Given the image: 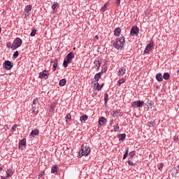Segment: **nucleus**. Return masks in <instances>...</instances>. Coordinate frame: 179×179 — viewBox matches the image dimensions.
Returning <instances> with one entry per match:
<instances>
[{
	"label": "nucleus",
	"instance_id": "nucleus-1",
	"mask_svg": "<svg viewBox=\"0 0 179 179\" xmlns=\"http://www.w3.org/2000/svg\"><path fill=\"white\" fill-rule=\"evenodd\" d=\"M125 45V38L124 36L117 38L113 44V47L116 50H121Z\"/></svg>",
	"mask_w": 179,
	"mask_h": 179
},
{
	"label": "nucleus",
	"instance_id": "nucleus-2",
	"mask_svg": "<svg viewBox=\"0 0 179 179\" xmlns=\"http://www.w3.org/2000/svg\"><path fill=\"white\" fill-rule=\"evenodd\" d=\"M90 154V147L87 146V144H83L81 146V149L79 152V156L80 157H82V156H89Z\"/></svg>",
	"mask_w": 179,
	"mask_h": 179
},
{
	"label": "nucleus",
	"instance_id": "nucleus-3",
	"mask_svg": "<svg viewBox=\"0 0 179 179\" xmlns=\"http://www.w3.org/2000/svg\"><path fill=\"white\" fill-rule=\"evenodd\" d=\"M22 43H23V41H22V38L19 37L16 38L11 45L12 50H16V48H19V47L22 45Z\"/></svg>",
	"mask_w": 179,
	"mask_h": 179
},
{
	"label": "nucleus",
	"instance_id": "nucleus-4",
	"mask_svg": "<svg viewBox=\"0 0 179 179\" xmlns=\"http://www.w3.org/2000/svg\"><path fill=\"white\" fill-rule=\"evenodd\" d=\"M143 104H145V101L141 100L135 101L131 103L132 108H141V107H143Z\"/></svg>",
	"mask_w": 179,
	"mask_h": 179
},
{
	"label": "nucleus",
	"instance_id": "nucleus-5",
	"mask_svg": "<svg viewBox=\"0 0 179 179\" xmlns=\"http://www.w3.org/2000/svg\"><path fill=\"white\" fill-rule=\"evenodd\" d=\"M3 68L6 69V71H10L13 68V63L9 60H6L3 63Z\"/></svg>",
	"mask_w": 179,
	"mask_h": 179
},
{
	"label": "nucleus",
	"instance_id": "nucleus-6",
	"mask_svg": "<svg viewBox=\"0 0 179 179\" xmlns=\"http://www.w3.org/2000/svg\"><path fill=\"white\" fill-rule=\"evenodd\" d=\"M154 44H155V41L151 40L150 43L148 45H147V46L144 50V54H149V51H150V50H153V48H155Z\"/></svg>",
	"mask_w": 179,
	"mask_h": 179
},
{
	"label": "nucleus",
	"instance_id": "nucleus-7",
	"mask_svg": "<svg viewBox=\"0 0 179 179\" xmlns=\"http://www.w3.org/2000/svg\"><path fill=\"white\" fill-rule=\"evenodd\" d=\"M138 34H139V28L136 26L132 27L130 31V36L134 37V36H138Z\"/></svg>",
	"mask_w": 179,
	"mask_h": 179
},
{
	"label": "nucleus",
	"instance_id": "nucleus-8",
	"mask_svg": "<svg viewBox=\"0 0 179 179\" xmlns=\"http://www.w3.org/2000/svg\"><path fill=\"white\" fill-rule=\"evenodd\" d=\"M48 71L44 70L43 71L39 73L38 78L39 79H45V80H47L48 79Z\"/></svg>",
	"mask_w": 179,
	"mask_h": 179
},
{
	"label": "nucleus",
	"instance_id": "nucleus-9",
	"mask_svg": "<svg viewBox=\"0 0 179 179\" xmlns=\"http://www.w3.org/2000/svg\"><path fill=\"white\" fill-rule=\"evenodd\" d=\"M73 58H75V54L72 52H69L66 57V59L70 63H72V59H73Z\"/></svg>",
	"mask_w": 179,
	"mask_h": 179
},
{
	"label": "nucleus",
	"instance_id": "nucleus-10",
	"mask_svg": "<svg viewBox=\"0 0 179 179\" xmlns=\"http://www.w3.org/2000/svg\"><path fill=\"white\" fill-rule=\"evenodd\" d=\"M106 122H107V119H106V117H99V124L101 127H103V125H104V124L106 123Z\"/></svg>",
	"mask_w": 179,
	"mask_h": 179
},
{
	"label": "nucleus",
	"instance_id": "nucleus-11",
	"mask_svg": "<svg viewBox=\"0 0 179 179\" xmlns=\"http://www.w3.org/2000/svg\"><path fill=\"white\" fill-rule=\"evenodd\" d=\"M117 138L120 141L124 142V141H125V138H127V134H125V133L120 134L117 135Z\"/></svg>",
	"mask_w": 179,
	"mask_h": 179
},
{
	"label": "nucleus",
	"instance_id": "nucleus-12",
	"mask_svg": "<svg viewBox=\"0 0 179 179\" xmlns=\"http://www.w3.org/2000/svg\"><path fill=\"white\" fill-rule=\"evenodd\" d=\"M127 69L124 67H121L118 71V76H124L125 75Z\"/></svg>",
	"mask_w": 179,
	"mask_h": 179
},
{
	"label": "nucleus",
	"instance_id": "nucleus-13",
	"mask_svg": "<svg viewBox=\"0 0 179 179\" xmlns=\"http://www.w3.org/2000/svg\"><path fill=\"white\" fill-rule=\"evenodd\" d=\"M51 173L52 174H57V173H58V165H54L52 166Z\"/></svg>",
	"mask_w": 179,
	"mask_h": 179
},
{
	"label": "nucleus",
	"instance_id": "nucleus-14",
	"mask_svg": "<svg viewBox=\"0 0 179 179\" xmlns=\"http://www.w3.org/2000/svg\"><path fill=\"white\" fill-rule=\"evenodd\" d=\"M53 67H52V71L53 72H55V71H57V67L58 66V59H55L53 62Z\"/></svg>",
	"mask_w": 179,
	"mask_h": 179
},
{
	"label": "nucleus",
	"instance_id": "nucleus-15",
	"mask_svg": "<svg viewBox=\"0 0 179 179\" xmlns=\"http://www.w3.org/2000/svg\"><path fill=\"white\" fill-rule=\"evenodd\" d=\"M156 79L157 82H163V75L161 73H159L156 75Z\"/></svg>",
	"mask_w": 179,
	"mask_h": 179
},
{
	"label": "nucleus",
	"instance_id": "nucleus-16",
	"mask_svg": "<svg viewBox=\"0 0 179 179\" xmlns=\"http://www.w3.org/2000/svg\"><path fill=\"white\" fill-rule=\"evenodd\" d=\"M114 34L117 37L120 36V34H121V28H120V27L115 28L114 30Z\"/></svg>",
	"mask_w": 179,
	"mask_h": 179
},
{
	"label": "nucleus",
	"instance_id": "nucleus-17",
	"mask_svg": "<svg viewBox=\"0 0 179 179\" xmlns=\"http://www.w3.org/2000/svg\"><path fill=\"white\" fill-rule=\"evenodd\" d=\"M96 90H98V92H100V90H101V89H103V86H104V83H102L101 85L100 84H99V83H94V86H96Z\"/></svg>",
	"mask_w": 179,
	"mask_h": 179
},
{
	"label": "nucleus",
	"instance_id": "nucleus-18",
	"mask_svg": "<svg viewBox=\"0 0 179 179\" xmlns=\"http://www.w3.org/2000/svg\"><path fill=\"white\" fill-rule=\"evenodd\" d=\"M94 64H95L94 67L96 69H99L100 68V66H101V62H100L99 60L96 59L94 62Z\"/></svg>",
	"mask_w": 179,
	"mask_h": 179
},
{
	"label": "nucleus",
	"instance_id": "nucleus-19",
	"mask_svg": "<svg viewBox=\"0 0 179 179\" xmlns=\"http://www.w3.org/2000/svg\"><path fill=\"white\" fill-rule=\"evenodd\" d=\"M38 134H40V131L37 129H35L31 131V136L33 137L36 136V135H38Z\"/></svg>",
	"mask_w": 179,
	"mask_h": 179
},
{
	"label": "nucleus",
	"instance_id": "nucleus-20",
	"mask_svg": "<svg viewBox=\"0 0 179 179\" xmlns=\"http://www.w3.org/2000/svg\"><path fill=\"white\" fill-rule=\"evenodd\" d=\"M26 145V138H22L19 143V148H23Z\"/></svg>",
	"mask_w": 179,
	"mask_h": 179
},
{
	"label": "nucleus",
	"instance_id": "nucleus-21",
	"mask_svg": "<svg viewBox=\"0 0 179 179\" xmlns=\"http://www.w3.org/2000/svg\"><path fill=\"white\" fill-rule=\"evenodd\" d=\"M87 118H89V117L87 115H83L80 117V122H84L85 121H87Z\"/></svg>",
	"mask_w": 179,
	"mask_h": 179
},
{
	"label": "nucleus",
	"instance_id": "nucleus-22",
	"mask_svg": "<svg viewBox=\"0 0 179 179\" xmlns=\"http://www.w3.org/2000/svg\"><path fill=\"white\" fill-rule=\"evenodd\" d=\"M59 6V4L58 3H54L52 6V9L54 12V13H55V12H57V7Z\"/></svg>",
	"mask_w": 179,
	"mask_h": 179
},
{
	"label": "nucleus",
	"instance_id": "nucleus-23",
	"mask_svg": "<svg viewBox=\"0 0 179 179\" xmlns=\"http://www.w3.org/2000/svg\"><path fill=\"white\" fill-rule=\"evenodd\" d=\"M162 78L164 79V80H169V79H170V73H164L162 76Z\"/></svg>",
	"mask_w": 179,
	"mask_h": 179
},
{
	"label": "nucleus",
	"instance_id": "nucleus-24",
	"mask_svg": "<svg viewBox=\"0 0 179 179\" xmlns=\"http://www.w3.org/2000/svg\"><path fill=\"white\" fill-rule=\"evenodd\" d=\"M129 150V148L127 147L125 148V152L123 155V160H125V159H127V157H128Z\"/></svg>",
	"mask_w": 179,
	"mask_h": 179
},
{
	"label": "nucleus",
	"instance_id": "nucleus-25",
	"mask_svg": "<svg viewBox=\"0 0 179 179\" xmlns=\"http://www.w3.org/2000/svg\"><path fill=\"white\" fill-rule=\"evenodd\" d=\"M36 33H37V29L34 27H32L31 32L30 34L31 37H34L36 36Z\"/></svg>",
	"mask_w": 179,
	"mask_h": 179
},
{
	"label": "nucleus",
	"instance_id": "nucleus-26",
	"mask_svg": "<svg viewBox=\"0 0 179 179\" xmlns=\"http://www.w3.org/2000/svg\"><path fill=\"white\" fill-rule=\"evenodd\" d=\"M66 122H69V121H71L72 120V115H71V113H68L66 117Z\"/></svg>",
	"mask_w": 179,
	"mask_h": 179
},
{
	"label": "nucleus",
	"instance_id": "nucleus-27",
	"mask_svg": "<svg viewBox=\"0 0 179 179\" xmlns=\"http://www.w3.org/2000/svg\"><path fill=\"white\" fill-rule=\"evenodd\" d=\"M65 85H66V80L62 79L59 80V85L60 87L65 86Z\"/></svg>",
	"mask_w": 179,
	"mask_h": 179
},
{
	"label": "nucleus",
	"instance_id": "nucleus-28",
	"mask_svg": "<svg viewBox=\"0 0 179 179\" xmlns=\"http://www.w3.org/2000/svg\"><path fill=\"white\" fill-rule=\"evenodd\" d=\"M100 78H101V76L100 73H96L95 76H94V82H96V83H99V80H100Z\"/></svg>",
	"mask_w": 179,
	"mask_h": 179
},
{
	"label": "nucleus",
	"instance_id": "nucleus-29",
	"mask_svg": "<svg viewBox=\"0 0 179 179\" xmlns=\"http://www.w3.org/2000/svg\"><path fill=\"white\" fill-rule=\"evenodd\" d=\"M134 156H135V151H131L129 153V159H134Z\"/></svg>",
	"mask_w": 179,
	"mask_h": 179
},
{
	"label": "nucleus",
	"instance_id": "nucleus-30",
	"mask_svg": "<svg viewBox=\"0 0 179 179\" xmlns=\"http://www.w3.org/2000/svg\"><path fill=\"white\" fill-rule=\"evenodd\" d=\"M24 10H25V12L29 13L30 12V10H31V6H30V5L26 6Z\"/></svg>",
	"mask_w": 179,
	"mask_h": 179
},
{
	"label": "nucleus",
	"instance_id": "nucleus-31",
	"mask_svg": "<svg viewBox=\"0 0 179 179\" xmlns=\"http://www.w3.org/2000/svg\"><path fill=\"white\" fill-rule=\"evenodd\" d=\"M68 64H71L70 62H68L67 59H64L63 62V66L64 68H68Z\"/></svg>",
	"mask_w": 179,
	"mask_h": 179
},
{
	"label": "nucleus",
	"instance_id": "nucleus-32",
	"mask_svg": "<svg viewBox=\"0 0 179 179\" xmlns=\"http://www.w3.org/2000/svg\"><path fill=\"white\" fill-rule=\"evenodd\" d=\"M122 83H125V80L124 78H121L118 80L117 86H121Z\"/></svg>",
	"mask_w": 179,
	"mask_h": 179
},
{
	"label": "nucleus",
	"instance_id": "nucleus-33",
	"mask_svg": "<svg viewBox=\"0 0 179 179\" xmlns=\"http://www.w3.org/2000/svg\"><path fill=\"white\" fill-rule=\"evenodd\" d=\"M55 103H52L50 106V111L51 113H54V111H55Z\"/></svg>",
	"mask_w": 179,
	"mask_h": 179
},
{
	"label": "nucleus",
	"instance_id": "nucleus-34",
	"mask_svg": "<svg viewBox=\"0 0 179 179\" xmlns=\"http://www.w3.org/2000/svg\"><path fill=\"white\" fill-rule=\"evenodd\" d=\"M155 121H151L148 122V125L150 128H153V127H155Z\"/></svg>",
	"mask_w": 179,
	"mask_h": 179
},
{
	"label": "nucleus",
	"instance_id": "nucleus-35",
	"mask_svg": "<svg viewBox=\"0 0 179 179\" xmlns=\"http://www.w3.org/2000/svg\"><path fill=\"white\" fill-rule=\"evenodd\" d=\"M164 166V164H163V163L158 164V165H157L158 170L162 171V169H163Z\"/></svg>",
	"mask_w": 179,
	"mask_h": 179
},
{
	"label": "nucleus",
	"instance_id": "nucleus-36",
	"mask_svg": "<svg viewBox=\"0 0 179 179\" xmlns=\"http://www.w3.org/2000/svg\"><path fill=\"white\" fill-rule=\"evenodd\" d=\"M108 101V94L105 93V95H104V103H105V104H107Z\"/></svg>",
	"mask_w": 179,
	"mask_h": 179
},
{
	"label": "nucleus",
	"instance_id": "nucleus-37",
	"mask_svg": "<svg viewBox=\"0 0 179 179\" xmlns=\"http://www.w3.org/2000/svg\"><path fill=\"white\" fill-rule=\"evenodd\" d=\"M113 128L115 132H118V131H120V126H118V124H116V125H115Z\"/></svg>",
	"mask_w": 179,
	"mask_h": 179
},
{
	"label": "nucleus",
	"instance_id": "nucleus-38",
	"mask_svg": "<svg viewBox=\"0 0 179 179\" xmlns=\"http://www.w3.org/2000/svg\"><path fill=\"white\" fill-rule=\"evenodd\" d=\"M117 114H121V110H113V117H115Z\"/></svg>",
	"mask_w": 179,
	"mask_h": 179
},
{
	"label": "nucleus",
	"instance_id": "nucleus-39",
	"mask_svg": "<svg viewBox=\"0 0 179 179\" xmlns=\"http://www.w3.org/2000/svg\"><path fill=\"white\" fill-rule=\"evenodd\" d=\"M107 8V3H105L103 6L101 8V12H106V9Z\"/></svg>",
	"mask_w": 179,
	"mask_h": 179
},
{
	"label": "nucleus",
	"instance_id": "nucleus-40",
	"mask_svg": "<svg viewBox=\"0 0 179 179\" xmlns=\"http://www.w3.org/2000/svg\"><path fill=\"white\" fill-rule=\"evenodd\" d=\"M6 173H8V174H13V169H7Z\"/></svg>",
	"mask_w": 179,
	"mask_h": 179
},
{
	"label": "nucleus",
	"instance_id": "nucleus-41",
	"mask_svg": "<svg viewBox=\"0 0 179 179\" xmlns=\"http://www.w3.org/2000/svg\"><path fill=\"white\" fill-rule=\"evenodd\" d=\"M17 57H19V52L15 51L13 54V58H17Z\"/></svg>",
	"mask_w": 179,
	"mask_h": 179
},
{
	"label": "nucleus",
	"instance_id": "nucleus-42",
	"mask_svg": "<svg viewBox=\"0 0 179 179\" xmlns=\"http://www.w3.org/2000/svg\"><path fill=\"white\" fill-rule=\"evenodd\" d=\"M127 163H128L129 166H135V163H134L131 160L127 161Z\"/></svg>",
	"mask_w": 179,
	"mask_h": 179
},
{
	"label": "nucleus",
	"instance_id": "nucleus-43",
	"mask_svg": "<svg viewBox=\"0 0 179 179\" xmlns=\"http://www.w3.org/2000/svg\"><path fill=\"white\" fill-rule=\"evenodd\" d=\"M16 128H17V124H14L11 129L12 132H13V131H16Z\"/></svg>",
	"mask_w": 179,
	"mask_h": 179
},
{
	"label": "nucleus",
	"instance_id": "nucleus-44",
	"mask_svg": "<svg viewBox=\"0 0 179 179\" xmlns=\"http://www.w3.org/2000/svg\"><path fill=\"white\" fill-rule=\"evenodd\" d=\"M6 47L7 48H12V44L10 43V42H8L6 43Z\"/></svg>",
	"mask_w": 179,
	"mask_h": 179
},
{
	"label": "nucleus",
	"instance_id": "nucleus-45",
	"mask_svg": "<svg viewBox=\"0 0 179 179\" xmlns=\"http://www.w3.org/2000/svg\"><path fill=\"white\" fill-rule=\"evenodd\" d=\"M44 174H45V172L44 171H42L39 176H38V178H41V177H43L44 176Z\"/></svg>",
	"mask_w": 179,
	"mask_h": 179
},
{
	"label": "nucleus",
	"instance_id": "nucleus-46",
	"mask_svg": "<svg viewBox=\"0 0 179 179\" xmlns=\"http://www.w3.org/2000/svg\"><path fill=\"white\" fill-rule=\"evenodd\" d=\"M6 176H4L5 178L8 179L9 177H12V173H6Z\"/></svg>",
	"mask_w": 179,
	"mask_h": 179
},
{
	"label": "nucleus",
	"instance_id": "nucleus-47",
	"mask_svg": "<svg viewBox=\"0 0 179 179\" xmlns=\"http://www.w3.org/2000/svg\"><path fill=\"white\" fill-rule=\"evenodd\" d=\"M173 141H174V142H178V141H179L178 136H174L173 137Z\"/></svg>",
	"mask_w": 179,
	"mask_h": 179
},
{
	"label": "nucleus",
	"instance_id": "nucleus-48",
	"mask_svg": "<svg viewBox=\"0 0 179 179\" xmlns=\"http://www.w3.org/2000/svg\"><path fill=\"white\" fill-rule=\"evenodd\" d=\"M36 106L32 107V114H34L36 113Z\"/></svg>",
	"mask_w": 179,
	"mask_h": 179
},
{
	"label": "nucleus",
	"instance_id": "nucleus-49",
	"mask_svg": "<svg viewBox=\"0 0 179 179\" xmlns=\"http://www.w3.org/2000/svg\"><path fill=\"white\" fill-rule=\"evenodd\" d=\"M115 3H117V5H120L121 0H116Z\"/></svg>",
	"mask_w": 179,
	"mask_h": 179
},
{
	"label": "nucleus",
	"instance_id": "nucleus-50",
	"mask_svg": "<svg viewBox=\"0 0 179 179\" xmlns=\"http://www.w3.org/2000/svg\"><path fill=\"white\" fill-rule=\"evenodd\" d=\"M33 104H34V105L37 104V98H36V99H34V100H33Z\"/></svg>",
	"mask_w": 179,
	"mask_h": 179
},
{
	"label": "nucleus",
	"instance_id": "nucleus-51",
	"mask_svg": "<svg viewBox=\"0 0 179 179\" xmlns=\"http://www.w3.org/2000/svg\"><path fill=\"white\" fill-rule=\"evenodd\" d=\"M179 173V164L177 166V168H176V174H178Z\"/></svg>",
	"mask_w": 179,
	"mask_h": 179
},
{
	"label": "nucleus",
	"instance_id": "nucleus-52",
	"mask_svg": "<svg viewBox=\"0 0 179 179\" xmlns=\"http://www.w3.org/2000/svg\"><path fill=\"white\" fill-rule=\"evenodd\" d=\"M101 74V76L104 73V71L101 70V72L98 73Z\"/></svg>",
	"mask_w": 179,
	"mask_h": 179
},
{
	"label": "nucleus",
	"instance_id": "nucleus-53",
	"mask_svg": "<svg viewBox=\"0 0 179 179\" xmlns=\"http://www.w3.org/2000/svg\"><path fill=\"white\" fill-rule=\"evenodd\" d=\"M153 105V101H150V103H148V106H151Z\"/></svg>",
	"mask_w": 179,
	"mask_h": 179
},
{
	"label": "nucleus",
	"instance_id": "nucleus-54",
	"mask_svg": "<svg viewBox=\"0 0 179 179\" xmlns=\"http://www.w3.org/2000/svg\"><path fill=\"white\" fill-rule=\"evenodd\" d=\"M95 38H96V40H99V36H95Z\"/></svg>",
	"mask_w": 179,
	"mask_h": 179
},
{
	"label": "nucleus",
	"instance_id": "nucleus-55",
	"mask_svg": "<svg viewBox=\"0 0 179 179\" xmlns=\"http://www.w3.org/2000/svg\"><path fill=\"white\" fill-rule=\"evenodd\" d=\"M0 171H2V165H0Z\"/></svg>",
	"mask_w": 179,
	"mask_h": 179
},
{
	"label": "nucleus",
	"instance_id": "nucleus-56",
	"mask_svg": "<svg viewBox=\"0 0 179 179\" xmlns=\"http://www.w3.org/2000/svg\"><path fill=\"white\" fill-rule=\"evenodd\" d=\"M113 124V120H111V122H110V125Z\"/></svg>",
	"mask_w": 179,
	"mask_h": 179
},
{
	"label": "nucleus",
	"instance_id": "nucleus-57",
	"mask_svg": "<svg viewBox=\"0 0 179 179\" xmlns=\"http://www.w3.org/2000/svg\"><path fill=\"white\" fill-rule=\"evenodd\" d=\"M1 31H2V28L0 27V34H1Z\"/></svg>",
	"mask_w": 179,
	"mask_h": 179
},
{
	"label": "nucleus",
	"instance_id": "nucleus-58",
	"mask_svg": "<svg viewBox=\"0 0 179 179\" xmlns=\"http://www.w3.org/2000/svg\"><path fill=\"white\" fill-rule=\"evenodd\" d=\"M73 50H76V48H73Z\"/></svg>",
	"mask_w": 179,
	"mask_h": 179
},
{
	"label": "nucleus",
	"instance_id": "nucleus-59",
	"mask_svg": "<svg viewBox=\"0 0 179 179\" xmlns=\"http://www.w3.org/2000/svg\"><path fill=\"white\" fill-rule=\"evenodd\" d=\"M134 1H137V0H134Z\"/></svg>",
	"mask_w": 179,
	"mask_h": 179
}]
</instances>
